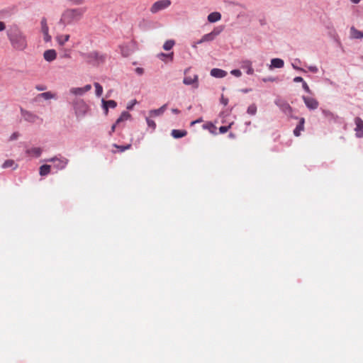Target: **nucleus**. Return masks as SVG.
<instances>
[{
  "mask_svg": "<svg viewBox=\"0 0 363 363\" xmlns=\"http://www.w3.org/2000/svg\"><path fill=\"white\" fill-rule=\"evenodd\" d=\"M7 36L14 49L23 50L26 48V36L18 27L14 26L11 28L7 31Z\"/></svg>",
  "mask_w": 363,
  "mask_h": 363,
  "instance_id": "1",
  "label": "nucleus"
},
{
  "mask_svg": "<svg viewBox=\"0 0 363 363\" xmlns=\"http://www.w3.org/2000/svg\"><path fill=\"white\" fill-rule=\"evenodd\" d=\"M84 11V9L82 8L66 9L62 13L59 23L63 26L71 25L80 21Z\"/></svg>",
  "mask_w": 363,
  "mask_h": 363,
  "instance_id": "2",
  "label": "nucleus"
},
{
  "mask_svg": "<svg viewBox=\"0 0 363 363\" xmlns=\"http://www.w3.org/2000/svg\"><path fill=\"white\" fill-rule=\"evenodd\" d=\"M81 55L87 63L94 65H99L103 62L105 60V56L97 51H91L88 53H82Z\"/></svg>",
  "mask_w": 363,
  "mask_h": 363,
  "instance_id": "3",
  "label": "nucleus"
},
{
  "mask_svg": "<svg viewBox=\"0 0 363 363\" xmlns=\"http://www.w3.org/2000/svg\"><path fill=\"white\" fill-rule=\"evenodd\" d=\"M172 4L171 0H158L154 2L150 7V12L156 14L168 9Z\"/></svg>",
  "mask_w": 363,
  "mask_h": 363,
  "instance_id": "4",
  "label": "nucleus"
},
{
  "mask_svg": "<svg viewBox=\"0 0 363 363\" xmlns=\"http://www.w3.org/2000/svg\"><path fill=\"white\" fill-rule=\"evenodd\" d=\"M275 104L286 115L291 116L293 112L291 106L289 103L283 99H277L275 101Z\"/></svg>",
  "mask_w": 363,
  "mask_h": 363,
  "instance_id": "5",
  "label": "nucleus"
},
{
  "mask_svg": "<svg viewBox=\"0 0 363 363\" xmlns=\"http://www.w3.org/2000/svg\"><path fill=\"white\" fill-rule=\"evenodd\" d=\"M47 162H54L55 167L57 169H62L65 168V167L67 166V164L68 163V160L67 158L62 157H55L48 159Z\"/></svg>",
  "mask_w": 363,
  "mask_h": 363,
  "instance_id": "6",
  "label": "nucleus"
},
{
  "mask_svg": "<svg viewBox=\"0 0 363 363\" xmlns=\"http://www.w3.org/2000/svg\"><path fill=\"white\" fill-rule=\"evenodd\" d=\"M220 30L215 28L211 33L204 35L196 43L201 44L205 42L213 41L215 39V38L220 34Z\"/></svg>",
  "mask_w": 363,
  "mask_h": 363,
  "instance_id": "7",
  "label": "nucleus"
},
{
  "mask_svg": "<svg viewBox=\"0 0 363 363\" xmlns=\"http://www.w3.org/2000/svg\"><path fill=\"white\" fill-rule=\"evenodd\" d=\"M302 99L308 108L311 110L318 108L319 103L315 98L303 96Z\"/></svg>",
  "mask_w": 363,
  "mask_h": 363,
  "instance_id": "8",
  "label": "nucleus"
},
{
  "mask_svg": "<svg viewBox=\"0 0 363 363\" xmlns=\"http://www.w3.org/2000/svg\"><path fill=\"white\" fill-rule=\"evenodd\" d=\"M74 108L77 114L83 116L86 113L89 107L84 101L80 100L75 103Z\"/></svg>",
  "mask_w": 363,
  "mask_h": 363,
  "instance_id": "9",
  "label": "nucleus"
},
{
  "mask_svg": "<svg viewBox=\"0 0 363 363\" xmlns=\"http://www.w3.org/2000/svg\"><path fill=\"white\" fill-rule=\"evenodd\" d=\"M21 113L24 120L28 122L35 123L38 119V116H36L35 114L33 113L30 111H26L23 108L21 109Z\"/></svg>",
  "mask_w": 363,
  "mask_h": 363,
  "instance_id": "10",
  "label": "nucleus"
},
{
  "mask_svg": "<svg viewBox=\"0 0 363 363\" xmlns=\"http://www.w3.org/2000/svg\"><path fill=\"white\" fill-rule=\"evenodd\" d=\"M354 123L356 125V127L354 128L356 136L357 138H362L363 137V121L360 118L357 117L354 119Z\"/></svg>",
  "mask_w": 363,
  "mask_h": 363,
  "instance_id": "11",
  "label": "nucleus"
},
{
  "mask_svg": "<svg viewBox=\"0 0 363 363\" xmlns=\"http://www.w3.org/2000/svg\"><path fill=\"white\" fill-rule=\"evenodd\" d=\"M44 59L48 62H52L57 57V52L53 49H50L45 51L43 54Z\"/></svg>",
  "mask_w": 363,
  "mask_h": 363,
  "instance_id": "12",
  "label": "nucleus"
},
{
  "mask_svg": "<svg viewBox=\"0 0 363 363\" xmlns=\"http://www.w3.org/2000/svg\"><path fill=\"white\" fill-rule=\"evenodd\" d=\"M102 104L106 115L108 114V108H114L117 106V103L113 100L105 101L104 99H102Z\"/></svg>",
  "mask_w": 363,
  "mask_h": 363,
  "instance_id": "13",
  "label": "nucleus"
},
{
  "mask_svg": "<svg viewBox=\"0 0 363 363\" xmlns=\"http://www.w3.org/2000/svg\"><path fill=\"white\" fill-rule=\"evenodd\" d=\"M211 75L216 78H223L227 75V72L221 69L213 68L211 70Z\"/></svg>",
  "mask_w": 363,
  "mask_h": 363,
  "instance_id": "14",
  "label": "nucleus"
},
{
  "mask_svg": "<svg viewBox=\"0 0 363 363\" xmlns=\"http://www.w3.org/2000/svg\"><path fill=\"white\" fill-rule=\"evenodd\" d=\"M183 83L186 85L195 84V86H198V76L194 75L193 77H185L183 79Z\"/></svg>",
  "mask_w": 363,
  "mask_h": 363,
  "instance_id": "15",
  "label": "nucleus"
},
{
  "mask_svg": "<svg viewBox=\"0 0 363 363\" xmlns=\"http://www.w3.org/2000/svg\"><path fill=\"white\" fill-rule=\"evenodd\" d=\"M304 123L305 119L303 118H301L299 119V123L294 130V134L295 136L298 137L301 135V132L304 130Z\"/></svg>",
  "mask_w": 363,
  "mask_h": 363,
  "instance_id": "16",
  "label": "nucleus"
},
{
  "mask_svg": "<svg viewBox=\"0 0 363 363\" xmlns=\"http://www.w3.org/2000/svg\"><path fill=\"white\" fill-rule=\"evenodd\" d=\"M42 153V150L40 147H31L26 150V154L29 156L38 157L40 156Z\"/></svg>",
  "mask_w": 363,
  "mask_h": 363,
  "instance_id": "17",
  "label": "nucleus"
},
{
  "mask_svg": "<svg viewBox=\"0 0 363 363\" xmlns=\"http://www.w3.org/2000/svg\"><path fill=\"white\" fill-rule=\"evenodd\" d=\"M167 106V104H164L160 108L151 110L150 111V116L155 117V116L162 115L166 110Z\"/></svg>",
  "mask_w": 363,
  "mask_h": 363,
  "instance_id": "18",
  "label": "nucleus"
},
{
  "mask_svg": "<svg viewBox=\"0 0 363 363\" xmlns=\"http://www.w3.org/2000/svg\"><path fill=\"white\" fill-rule=\"evenodd\" d=\"M207 18L210 23H215L221 19V14L219 12H212L208 16Z\"/></svg>",
  "mask_w": 363,
  "mask_h": 363,
  "instance_id": "19",
  "label": "nucleus"
},
{
  "mask_svg": "<svg viewBox=\"0 0 363 363\" xmlns=\"http://www.w3.org/2000/svg\"><path fill=\"white\" fill-rule=\"evenodd\" d=\"M350 35L352 38L362 39L363 38V32L356 29L352 26L350 28Z\"/></svg>",
  "mask_w": 363,
  "mask_h": 363,
  "instance_id": "20",
  "label": "nucleus"
},
{
  "mask_svg": "<svg viewBox=\"0 0 363 363\" xmlns=\"http://www.w3.org/2000/svg\"><path fill=\"white\" fill-rule=\"evenodd\" d=\"M284 62L281 59L274 58L271 60L270 67L281 68L284 67Z\"/></svg>",
  "mask_w": 363,
  "mask_h": 363,
  "instance_id": "21",
  "label": "nucleus"
},
{
  "mask_svg": "<svg viewBox=\"0 0 363 363\" xmlns=\"http://www.w3.org/2000/svg\"><path fill=\"white\" fill-rule=\"evenodd\" d=\"M242 67L243 69H246V72L247 74H253L254 69L252 67V62L249 60L244 61L242 62Z\"/></svg>",
  "mask_w": 363,
  "mask_h": 363,
  "instance_id": "22",
  "label": "nucleus"
},
{
  "mask_svg": "<svg viewBox=\"0 0 363 363\" xmlns=\"http://www.w3.org/2000/svg\"><path fill=\"white\" fill-rule=\"evenodd\" d=\"M37 98H43L45 100H49V99H55L56 94L52 93L51 91H47V92H43V93L38 94L37 96Z\"/></svg>",
  "mask_w": 363,
  "mask_h": 363,
  "instance_id": "23",
  "label": "nucleus"
},
{
  "mask_svg": "<svg viewBox=\"0 0 363 363\" xmlns=\"http://www.w3.org/2000/svg\"><path fill=\"white\" fill-rule=\"evenodd\" d=\"M69 35H59L56 37V40L59 45H64L69 40Z\"/></svg>",
  "mask_w": 363,
  "mask_h": 363,
  "instance_id": "24",
  "label": "nucleus"
},
{
  "mask_svg": "<svg viewBox=\"0 0 363 363\" xmlns=\"http://www.w3.org/2000/svg\"><path fill=\"white\" fill-rule=\"evenodd\" d=\"M187 134V132L186 130H172V136L174 138H180L182 137H184Z\"/></svg>",
  "mask_w": 363,
  "mask_h": 363,
  "instance_id": "25",
  "label": "nucleus"
},
{
  "mask_svg": "<svg viewBox=\"0 0 363 363\" xmlns=\"http://www.w3.org/2000/svg\"><path fill=\"white\" fill-rule=\"evenodd\" d=\"M50 165L43 164L40 167V174L41 176H46L50 172Z\"/></svg>",
  "mask_w": 363,
  "mask_h": 363,
  "instance_id": "26",
  "label": "nucleus"
},
{
  "mask_svg": "<svg viewBox=\"0 0 363 363\" xmlns=\"http://www.w3.org/2000/svg\"><path fill=\"white\" fill-rule=\"evenodd\" d=\"M130 114L127 111H123L120 117L116 120V124H120L121 122L127 121L130 118Z\"/></svg>",
  "mask_w": 363,
  "mask_h": 363,
  "instance_id": "27",
  "label": "nucleus"
},
{
  "mask_svg": "<svg viewBox=\"0 0 363 363\" xmlns=\"http://www.w3.org/2000/svg\"><path fill=\"white\" fill-rule=\"evenodd\" d=\"M175 45V41L174 40H168L163 45V49L164 50H170L174 45Z\"/></svg>",
  "mask_w": 363,
  "mask_h": 363,
  "instance_id": "28",
  "label": "nucleus"
},
{
  "mask_svg": "<svg viewBox=\"0 0 363 363\" xmlns=\"http://www.w3.org/2000/svg\"><path fill=\"white\" fill-rule=\"evenodd\" d=\"M69 91L74 95H83L84 94L82 87H74Z\"/></svg>",
  "mask_w": 363,
  "mask_h": 363,
  "instance_id": "29",
  "label": "nucleus"
},
{
  "mask_svg": "<svg viewBox=\"0 0 363 363\" xmlns=\"http://www.w3.org/2000/svg\"><path fill=\"white\" fill-rule=\"evenodd\" d=\"M14 167V169L16 168L17 165L15 164V162L12 160H6L4 164H2L3 168H9Z\"/></svg>",
  "mask_w": 363,
  "mask_h": 363,
  "instance_id": "30",
  "label": "nucleus"
},
{
  "mask_svg": "<svg viewBox=\"0 0 363 363\" xmlns=\"http://www.w3.org/2000/svg\"><path fill=\"white\" fill-rule=\"evenodd\" d=\"M40 24H41V30H42L43 33L49 31V28L47 24V20L45 18H43L41 20Z\"/></svg>",
  "mask_w": 363,
  "mask_h": 363,
  "instance_id": "31",
  "label": "nucleus"
},
{
  "mask_svg": "<svg viewBox=\"0 0 363 363\" xmlns=\"http://www.w3.org/2000/svg\"><path fill=\"white\" fill-rule=\"evenodd\" d=\"M94 85L96 88V95L98 97L101 96L103 93V87L98 82H95Z\"/></svg>",
  "mask_w": 363,
  "mask_h": 363,
  "instance_id": "32",
  "label": "nucleus"
},
{
  "mask_svg": "<svg viewBox=\"0 0 363 363\" xmlns=\"http://www.w3.org/2000/svg\"><path fill=\"white\" fill-rule=\"evenodd\" d=\"M120 48H121V53H122V55H123L124 57H128V56H129V55H130V50L128 49V46L121 45Z\"/></svg>",
  "mask_w": 363,
  "mask_h": 363,
  "instance_id": "33",
  "label": "nucleus"
},
{
  "mask_svg": "<svg viewBox=\"0 0 363 363\" xmlns=\"http://www.w3.org/2000/svg\"><path fill=\"white\" fill-rule=\"evenodd\" d=\"M247 113H249L250 115H255L257 112V106L255 104H251L250 106H249V107L247 108Z\"/></svg>",
  "mask_w": 363,
  "mask_h": 363,
  "instance_id": "34",
  "label": "nucleus"
},
{
  "mask_svg": "<svg viewBox=\"0 0 363 363\" xmlns=\"http://www.w3.org/2000/svg\"><path fill=\"white\" fill-rule=\"evenodd\" d=\"M113 146L119 150L120 152H124L126 150H129L131 147L130 144H128L127 145H118L116 144H114Z\"/></svg>",
  "mask_w": 363,
  "mask_h": 363,
  "instance_id": "35",
  "label": "nucleus"
},
{
  "mask_svg": "<svg viewBox=\"0 0 363 363\" xmlns=\"http://www.w3.org/2000/svg\"><path fill=\"white\" fill-rule=\"evenodd\" d=\"M203 128L208 129L211 133L216 134L215 130L216 129V127L213 124H206L203 125Z\"/></svg>",
  "mask_w": 363,
  "mask_h": 363,
  "instance_id": "36",
  "label": "nucleus"
},
{
  "mask_svg": "<svg viewBox=\"0 0 363 363\" xmlns=\"http://www.w3.org/2000/svg\"><path fill=\"white\" fill-rule=\"evenodd\" d=\"M146 121H147V123L149 127L152 128V129H155V127H156V123H155L154 121L147 118H146Z\"/></svg>",
  "mask_w": 363,
  "mask_h": 363,
  "instance_id": "37",
  "label": "nucleus"
},
{
  "mask_svg": "<svg viewBox=\"0 0 363 363\" xmlns=\"http://www.w3.org/2000/svg\"><path fill=\"white\" fill-rule=\"evenodd\" d=\"M230 74L237 77H240L242 75V72L239 69H233L231 70Z\"/></svg>",
  "mask_w": 363,
  "mask_h": 363,
  "instance_id": "38",
  "label": "nucleus"
},
{
  "mask_svg": "<svg viewBox=\"0 0 363 363\" xmlns=\"http://www.w3.org/2000/svg\"><path fill=\"white\" fill-rule=\"evenodd\" d=\"M230 128V125L220 126L219 128V131L220 133H225L226 132H228V130H229Z\"/></svg>",
  "mask_w": 363,
  "mask_h": 363,
  "instance_id": "39",
  "label": "nucleus"
},
{
  "mask_svg": "<svg viewBox=\"0 0 363 363\" xmlns=\"http://www.w3.org/2000/svg\"><path fill=\"white\" fill-rule=\"evenodd\" d=\"M302 86H303V89L307 92V93H309L311 94V90L310 89L308 85L307 84V83L306 82H303V83L302 84Z\"/></svg>",
  "mask_w": 363,
  "mask_h": 363,
  "instance_id": "40",
  "label": "nucleus"
},
{
  "mask_svg": "<svg viewBox=\"0 0 363 363\" xmlns=\"http://www.w3.org/2000/svg\"><path fill=\"white\" fill-rule=\"evenodd\" d=\"M44 35V40L45 42H50L51 40V36L49 34V31L46 33H43Z\"/></svg>",
  "mask_w": 363,
  "mask_h": 363,
  "instance_id": "41",
  "label": "nucleus"
},
{
  "mask_svg": "<svg viewBox=\"0 0 363 363\" xmlns=\"http://www.w3.org/2000/svg\"><path fill=\"white\" fill-rule=\"evenodd\" d=\"M19 137V133L18 132H15L13 133L11 137H10V140H16L18 139V138Z\"/></svg>",
  "mask_w": 363,
  "mask_h": 363,
  "instance_id": "42",
  "label": "nucleus"
},
{
  "mask_svg": "<svg viewBox=\"0 0 363 363\" xmlns=\"http://www.w3.org/2000/svg\"><path fill=\"white\" fill-rule=\"evenodd\" d=\"M294 82H302V84L303 83V82H305L303 78L301 77H296L294 79Z\"/></svg>",
  "mask_w": 363,
  "mask_h": 363,
  "instance_id": "43",
  "label": "nucleus"
},
{
  "mask_svg": "<svg viewBox=\"0 0 363 363\" xmlns=\"http://www.w3.org/2000/svg\"><path fill=\"white\" fill-rule=\"evenodd\" d=\"M91 86L90 84H87L85 86L82 87L84 93L89 91V90H91Z\"/></svg>",
  "mask_w": 363,
  "mask_h": 363,
  "instance_id": "44",
  "label": "nucleus"
},
{
  "mask_svg": "<svg viewBox=\"0 0 363 363\" xmlns=\"http://www.w3.org/2000/svg\"><path fill=\"white\" fill-rule=\"evenodd\" d=\"M35 89L38 90V91H44L46 89V86H44V85H37L35 86Z\"/></svg>",
  "mask_w": 363,
  "mask_h": 363,
  "instance_id": "45",
  "label": "nucleus"
},
{
  "mask_svg": "<svg viewBox=\"0 0 363 363\" xmlns=\"http://www.w3.org/2000/svg\"><path fill=\"white\" fill-rule=\"evenodd\" d=\"M220 102L224 105L226 106L228 103V99L226 98H224L223 96H221Z\"/></svg>",
  "mask_w": 363,
  "mask_h": 363,
  "instance_id": "46",
  "label": "nucleus"
},
{
  "mask_svg": "<svg viewBox=\"0 0 363 363\" xmlns=\"http://www.w3.org/2000/svg\"><path fill=\"white\" fill-rule=\"evenodd\" d=\"M308 69L314 73L318 72V68L315 66H311L308 67Z\"/></svg>",
  "mask_w": 363,
  "mask_h": 363,
  "instance_id": "47",
  "label": "nucleus"
},
{
  "mask_svg": "<svg viewBox=\"0 0 363 363\" xmlns=\"http://www.w3.org/2000/svg\"><path fill=\"white\" fill-rule=\"evenodd\" d=\"M167 54L162 53H162H160V54L157 55V57H158L160 60H164V57H167Z\"/></svg>",
  "mask_w": 363,
  "mask_h": 363,
  "instance_id": "48",
  "label": "nucleus"
},
{
  "mask_svg": "<svg viewBox=\"0 0 363 363\" xmlns=\"http://www.w3.org/2000/svg\"><path fill=\"white\" fill-rule=\"evenodd\" d=\"M6 28L5 23L2 21H0V31L4 30Z\"/></svg>",
  "mask_w": 363,
  "mask_h": 363,
  "instance_id": "49",
  "label": "nucleus"
},
{
  "mask_svg": "<svg viewBox=\"0 0 363 363\" xmlns=\"http://www.w3.org/2000/svg\"><path fill=\"white\" fill-rule=\"evenodd\" d=\"M135 71L139 74H143V68L138 67V68H136Z\"/></svg>",
  "mask_w": 363,
  "mask_h": 363,
  "instance_id": "50",
  "label": "nucleus"
},
{
  "mask_svg": "<svg viewBox=\"0 0 363 363\" xmlns=\"http://www.w3.org/2000/svg\"><path fill=\"white\" fill-rule=\"evenodd\" d=\"M292 67H293L295 69L300 70V71H303V72L304 71L303 69H301V68H300V67H297V65H295V64H294V63H293V64H292Z\"/></svg>",
  "mask_w": 363,
  "mask_h": 363,
  "instance_id": "51",
  "label": "nucleus"
},
{
  "mask_svg": "<svg viewBox=\"0 0 363 363\" xmlns=\"http://www.w3.org/2000/svg\"><path fill=\"white\" fill-rule=\"evenodd\" d=\"M172 112L175 114H179L180 113V111L178 108H172Z\"/></svg>",
  "mask_w": 363,
  "mask_h": 363,
  "instance_id": "52",
  "label": "nucleus"
},
{
  "mask_svg": "<svg viewBox=\"0 0 363 363\" xmlns=\"http://www.w3.org/2000/svg\"><path fill=\"white\" fill-rule=\"evenodd\" d=\"M118 125V124H116V123H114V124L112 125L110 134H111L112 133H113V132L115 131V130H116V125Z\"/></svg>",
  "mask_w": 363,
  "mask_h": 363,
  "instance_id": "53",
  "label": "nucleus"
},
{
  "mask_svg": "<svg viewBox=\"0 0 363 363\" xmlns=\"http://www.w3.org/2000/svg\"><path fill=\"white\" fill-rule=\"evenodd\" d=\"M173 56H174V53L172 52L171 53L167 54V57H169L170 59V60L172 61L173 60Z\"/></svg>",
  "mask_w": 363,
  "mask_h": 363,
  "instance_id": "54",
  "label": "nucleus"
},
{
  "mask_svg": "<svg viewBox=\"0 0 363 363\" xmlns=\"http://www.w3.org/2000/svg\"><path fill=\"white\" fill-rule=\"evenodd\" d=\"M135 103H136V101L135 100L132 104L128 105V106H127V108H128V109H131V108H133V105H134Z\"/></svg>",
  "mask_w": 363,
  "mask_h": 363,
  "instance_id": "55",
  "label": "nucleus"
},
{
  "mask_svg": "<svg viewBox=\"0 0 363 363\" xmlns=\"http://www.w3.org/2000/svg\"><path fill=\"white\" fill-rule=\"evenodd\" d=\"M354 4H358L361 0H350Z\"/></svg>",
  "mask_w": 363,
  "mask_h": 363,
  "instance_id": "56",
  "label": "nucleus"
},
{
  "mask_svg": "<svg viewBox=\"0 0 363 363\" xmlns=\"http://www.w3.org/2000/svg\"><path fill=\"white\" fill-rule=\"evenodd\" d=\"M197 122H199V121H197ZM196 123V121H192V122H191V125H194V123Z\"/></svg>",
  "mask_w": 363,
  "mask_h": 363,
  "instance_id": "57",
  "label": "nucleus"
},
{
  "mask_svg": "<svg viewBox=\"0 0 363 363\" xmlns=\"http://www.w3.org/2000/svg\"><path fill=\"white\" fill-rule=\"evenodd\" d=\"M65 57H69V55H65Z\"/></svg>",
  "mask_w": 363,
  "mask_h": 363,
  "instance_id": "58",
  "label": "nucleus"
}]
</instances>
